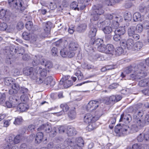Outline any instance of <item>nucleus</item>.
Returning <instances> with one entry per match:
<instances>
[{
    "label": "nucleus",
    "instance_id": "nucleus-1",
    "mask_svg": "<svg viewBox=\"0 0 149 149\" xmlns=\"http://www.w3.org/2000/svg\"><path fill=\"white\" fill-rule=\"evenodd\" d=\"M146 69L145 65L142 63L138 64H133L125 68L121 76L124 77L126 74L133 72L130 75L129 79L132 80L139 79L146 76V73L144 71Z\"/></svg>",
    "mask_w": 149,
    "mask_h": 149
},
{
    "label": "nucleus",
    "instance_id": "nucleus-2",
    "mask_svg": "<svg viewBox=\"0 0 149 149\" xmlns=\"http://www.w3.org/2000/svg\"><path fill=\"white\" fill-rule=\"evenodd\" d=\"M38 131H43L49 134L51 137H54L57 134V129L55 127H52L50 124H45L40 125L38 128Z\"/></svg>",
    "mask_w": 149,
    "mask_h": 149
},
{
    "label": "nucleus",
    "instance_id": "nucleus-3",
    "mask_svg": "<svg viewBox=\"0 0 149 149\" xmlns=\"http://www.w3.org/2000/svg\"><path fill=\"white\" fill-rule=\"evenodd\" d=\"M8 3L12 9H19L22 12L27 6L22 0H8Z\"/></svg>",
    "mask_w": 149,
    "mask_h": 149
},
{
    "label": "nucleus",
    "instance_id": "nucleus-4",
    "mask_svg": "<svg viewBox=\"0 0 149 149\" xmlns=\"http://www.w3.org/2000/svg\"><path fill=\"white\" fill-rule=\"evenodd\" d=\"M101 115V111H96L95 113L93 112L86 114L84 117V122L88 123L95 122Z\"/></svg>",
    "mask_w": 149,
    "mask_h": 149
},
{
    "label": "nucleus",
    "instance_id": "nucleus-5",
    "mask_svg": "<svg viewBox=\"0 0 149 149\" xmlns=\"http://www.w3.org/2000/svg\"><path fill=\"white\" fill-rule=\"evenodd\" d=\"M129 129V127L128 126L120 123L115 127V132L117 134L119 133L120 134H122L125 135L126 134L127 132Z\"/></svg>",
    "mask_w": 149,
    "mask_h": 149
},
{
    "label": "nucleus",
    "instance_id": "nucleus-6",
    "mask_svg": "<svg viewBox=\"0 0 149 149\" xmlns=\"http://www.w3.org/2000/svg\"><path fill=\"white\" fill-rule=\"evenodd\" d=\"M22 140L21 135L18 134L14 137L9 136L7 139V142L9 143L8 144V147L11 145H15L19 143Z\"/></svg>",
    "mask_w": 149,
    "mask_h": 149
},
{
    "label": "nucleus",
    "instance_id": "nucleus-7",
    "mask_svg": "<svg viewBox=\"0 0 149 149\" xmlns=\"http://www.w3.org/2000/svg\"><path fill=\"white\" fill-rule=\"evenodd\" d=\"M120 44L125 48H127L128 49H131L133 48L134 42L132 39L129 38L127 41L124 40H121L120 42Z\"/></svg>",
    "mask_w": 149,
    "mask_h": 149
},
{
    "label": "nucleus",
    "instance_id": "nucleus-8",
    "mask_svg": "<svg viewBox=\"0 0 149 149\" xmlns=\"http://www.w3.org/2000/svg\"><path fill=\"white\" fill-rule=\"evenodd\" d=\"M18 100L14 96L9 97V100L6 102L5 104L8 108L14 107L18 103Z\"/></svg>",
    "mask_w": 149,
    "mask_h": 149
},
{
    "label": "nucleus",
    "instance_id": "nucleus-9",
    "mask_svg": "<svg viewBox=\"0 0 149 149\" xmlns=\"http://www.w3.org/2000/svg\"><path fill=\"white\" fill-rule=\"evenodd\" d=\"M103 7L102 5L101 4L94 6L92 7L93 13L100 15L103 14L104 12V10L102 8Z\"/></svg>",
    "mask_w": 149,
    "mask_h": 149
},
{
    "label": "nucleus",
    "instance_id": "nucleus-10",
    "mask_svg": "<svg viewBox=\"0 0 149 149\" xmlns=\"http://www.w3.org/2000/svg\"><path fill=\"white\" fill-rule=\"evenodd\" d=\"M95 26L92 25V24H89L90 30L88 34V36L91 38V40H93L96 35L97 30Z\"/></svg>",
    "mask_w": 149,
    "mask_h": 149
},
{
    "label": "nucleus",
    "instance_id": "nucleus-11",
    "mask_svg": "<svg viewBox=\"0 0 149 149\" xmlns=\"http://www.w3.org/2000/svg\"><path fill=\"white\" fill-rule=\"evenodd\" d=\"M100 103L99 101H91L87 104L86 109L88 110L95 109L98 107Z\"/></svg>",
    "mask_w": 149,
    "mask_h": 149
},
{
    "label": "nucleus",
    "instance_id": "nucleus-12",
    "mask_svg": "<svg viewBox=\"0 0 149 149\" xmlns=\"http://www.w3.org/2000/svg\"><path fill=\"white\" fill-rule=\"evenodd\" d=\"M46 61V60L42 58V56L41 55L36 56L33 61L32 62V64L33 66L38 65L40 64L42 65L44 64V63Z\"/></svg>",
    "mask_w": 149,
    "mask_h": 149
},
{
    "label": "nucleus",
    "instance_id": "nucleus-13",
    "mask_svg": "<svg viewBox=\"0 0 149 149\" xmlns=\"http://www.w3.org/2000/svg\"><path fill=\"white\" fill-rule=\"evenodd\" d=\"M139 124L137 127L139 129L145 126L146 125L149 124V114L146 115L143 117L141 121L139 120Z\"/></svg>",
    "mask_w": 149,
    "mask_h": 149
},
{
    "label": "nucleus",
    "instance_id": "nucleus-14",
    "mask_svg": "<svg viewBox=\"0 0 149 149\" xmlns=\"http://www.w3.org/2000/svg\"><path fill=\"white\" fill-rule=\"evenodd\" d=\"M143 113L142 111H136L133 115V118L135 119L134 122L137 127L139 124V120L141 121L143 118Z\"/></svg>",
    "mask_w": 149,
    "mask_h": 149
},
{
    "label": "nucleus",
    "instance_id": "nucleus-15",
    "mask_svg": "<svg viewBox=\"0 0 149 149\" xmlns=\"http://www.w3.org/2000/svg\"><path fill=\"white\" fill-rule=\"evenodd\" d=\"M60 107V108L62 109V110L56 113L57 115L58 116L65 114L69 109L68 106L65 103L61 104Z\"/></svg>",
    "mask_w": 149,
    "mask_h": 149
},
{
    "label": "nucleus",
    "instance_id": "nucleus-16",
    "mask_svg": "<svg viewBox=\"0 0 149 149\" xmlns=\"http://www.w3.org/2000/svg\"><path fill=\"white\" fill-rule=\"evenodd\" d=\"M44 84L48 87H53L55 84V81L53 80V78L51 76H49L44 80Z\"/></svg>",
    "mask_w": 149,
    "mask_h": 149
},
{
    "label": "nucleus",
    "instance_id": "nucleus-17",
    "mask_svg": "<svg viewBox=\"0 0 149 149\" xmlns=\"http://www.w3.org/2000/svg\"><path fill=\"white\" fill-rule=\"evenodd\" d=\"M132 118L129 114L124 115V114H121L119 120V122L123 123L124 122L126 124L129 123L131 120Z\"/></svg>",
    "mask_w": 149,
    "mask_h": 149
},
{
    "label": "nucleus",
    "instance_id": "nucleus-18",
    "mask_svg": "<svg viewBox=\"0 0 149 149\" xmlns=\"http://www.w3.org/2000/svg\"><path fill=\"white\" fill-rule=\"evenodd\" d=\"M40 67H38L35 68H33V71L31 74L30 77L33 79H36L38 77H40L39 72H40Z\"/></svg>",
    "mask_w": 149,
    "mask_h": 149
},
{
    "label": "nucleus",
    "instance_id": "nucleus-19",
    "mask_svg": "<svg viewBox=\"0 0 149 149\" xmlns=\"http://www.w3.org/2000/svg\"><path fill=\"white\" fill-rule=\"evenodd\" d=\"M19 88V85L17 83H15L11 86V88L9 91L10 95L15 94L17 92V90Z\"/></svg>",
    "mask_w": 149,
    "mask_h": 149
},
{
    "label": "nucleus",
    "instance_id": "nucleus-20",
    "mask_svg": "<svg viewBox=\"0 0 149 149\" xmlns=\"http://www.w3.org/2000/svg\"><path fill=\"white\" fill-rule=\"evenodd\" d=\"M67 133L69 136H71L76 135L77 133V131L75 129L71 126H68L67 127Z\"/></svg>",
    "mask_w": 149,
    "mask_h": 149
},
{
    "label": "nucleus",
    "instance_id": "nucleus-21",
    "mask_svg": "<svg viewBox=\"0 0 149 149\" xmlns=\"http://www.w3.org/2000/svg\"><path fill=\"white\" fill-rule=\"evenodd\" d=\"M28 109V106L26 104L21 103L17 107L16 111L23 112L27 110Z\"/></svg>",
    "mask_w": 149,
    "mask_h": 149
},
{
    "label": "nucleus",
    "instance_id": "nucleus-22",
    "mask_svg": "<svg viewBox=\"0 0 149 149\" xmlns=\"http://www.w3.org/2000/svg\"><path fill=\"white\" fill-rule=\"evenodd\" d=\"M114 48L113 45L108 44L106 47L105 53L113 55L114 52Z\"/></svg>",
    "mask_w": 149,
    "mask_h": 149
},
{
    "label": "nucleus",
    "instance_id": "nucleus-23",
    "mask_svg": "<svg viewBox=\"0 0 149 149\" xmlns=\"http://www.w3.org/2000/svg\"><path fill=\"white\" fill-rule=\"evenodd\" d=\"M70 78V76L68 75L63 76L59 83L58 85V88H55V89H63V82L65 81H66V80H69Z\"/></svg>",
    "mask_w": 149,
    "mask_h": 149
},
{
    "label": "nucleus",
    "instance_id": "nucleus-24",
    "mask_svg": "<svg viewBox=\"0 0 149 149\" xmlns=\"http://www.w3.org/2000/svg\"><path fill=\"white\" fill-rule=\"evenodd\" d=\"M92 45L91 43V41L90 42V45L88 43H86L85 44L84 47L86 51L89 53L90 54H91L95 51V49L92 46Z\"/></svg>",
    "mask_w": 149,
    "mask_h": 149
},
{
    "label": "nucleus",
    "instance_id": "nucleus-25",
    "mask_svg": "<svg viewBox=\"0 0 149 149\" xmlns=\"http://www.w3.org/2000/svg\"><path fill=\"white\" fill-rule=\"evenodd\" d=\"M87 28V25L86 24H82L78 25L76 29V31L79 33L84 32Z\"/></svg>",
    "mask_w": 149,
    "mask_h": 149
},
{
    "label": "nucleus",
    "instance_id": "nucleus-26",
    "mask_svg": "<svg viewBox=\"0 0 149 149\" xmlns=\"http://www.w3.org/2000/svg\"><path fill=\"white\" fill-rule=\"evenodd\" d=\"M95 40L94 38L93 40L92 39L91 40V44L94 46H96L97 47L98 46H100L102 44H103V40L101 39L98 38Z\"/></svg>",
    "mask_w": 149,
    "mask_h": 149
},
{
    "label": "nucleus",
    "instance_id": "nucleus-27",
    "mask_svg": "<svg viewBox=\"0 0 149 149\" xmlns=\"http://www.w3.org/2000/svg\"><path fill=\"white\" fill-rule=\"evenodd\" d=\"M44 30L47 33H49L52 27V23L50 22H48L43 24Z\"/></svg>",
    "mask_w": 149,
    "mask_h": 149
},
{
    "label": "nucleus",
    "instance_id": "nucleus-28",
    "mask_svg": "<svg viewBox=\"0 0 149 149\" xmlns=\"http://www.w3.org/2000/svg\"><path fill=\"white\" fill-rule=\"evenodd\" d=\"M75 109V108L71 109L68 113V117L69 119L71 120L74 119L76 117V113Z\"/></svg>",
    "mask_w": 149,
    "mask_h": 149
},
{
    "label": "nucleus",
    "instance_id": "nucleus-29",
    "mask_svg": "<svg viewBox=\"0 0 149 149\" xmlns=\"http://www.w3.org/2000/svg\"><path fill=\"white\" fill-rule=\"evenodd\" d=\"M5 84L7 86H10L13 85L15 83H14V80L10 77H7L4 79Z\"/></svg>",
    "mask_w": 149,
    "mask_h": 149
},
{
    "label": "nucleus",
    "instance_id": "nucleus-30",
    "mask_svg": "<svg viewBox=\"0 0 149 149\" xmlns=\"http://www.w3.org/2000/svg\"><path fill=\"white\" fill-rule=\"evenodd\" d=\"M79 47L78 43L77 42H71L69 45V50L74 51L76 50Z\"/></svg>",
    "mask_w": 149,
    "mask_h": 149
},
{
    "label": "nucleus",
    "instance_id": "nucleus-31",
    "mask_svg": "<svg viewBox=\"0 0 149 149\" xmlns=\"http://www.w3.org/2000/svg\"><path fill=\"white\" fill-rule=\"evenodd\" d=\"M43 137V133L41 132H38L36 135L35 142L37 143H40Z\"/></svg>",
    "mask_w": 149,
    "mask_h": 149
},
{
    "label": "nucleus",
    "instance_id": "nucleus-32",
    "mask_svg": "<svg viewBox=\"0 0 149 149\" xmlns=\"http://www.w3.org/2000/svg\"><path fill=\"white\" fill-rule=\"evenodd\" d=\"M93 17L91 19V23L90 24H92V25H96L98 22L97 20L99 19L100 15L93 13Z\"/></svg>",
    "mask_w": 149,
    "mask_h": 149
},
{
    "label": "nucleus",
    "instance_id": "nucleus-33",
    "mask_svg": "<svg viewBox=\"0 0 149 149\" xmlns=\"http://www.w3.org/2000/svg\"><path fill=\"white\" fill-rule=\"evenodd\" d=\"M138 85L141 87H146L149 85V78H145L140 81Z\"/></svg>",
    "mask_w": 149,
    "mask_h": 149
},
{
    "label": "nucleus",
    "instance_id": "nucleus-34",
    "mask_svg": "<svg viewBox=\"0 0 149 149\" xmlns=\"http://www.w3.org/2000/svg\"><path fill=\"white\" fill-rule=\"evenodd\" d=\"M71 143L73 145L76 144L77 145H81V146H84V142L83 139L81 137L76 138L75 139V142L71 141Z\"/></svg>",
    "mask_w": 149,
    "mask_h": 149
},
{
    "label": "nucleus",
    "instance_id": "nucleus-35",
    "mask_svg": "<svg viewBox=\"0 0 149 149\" xmlns=\"http://www.w3.org/2000/svg\"><path fill=\"white\" fill-rule=\"evenodd\" d=\"M125 30L123 27H120L116 29L115 31L114 32L116 34L121 36L123 35L125 33Z\"/></svg>",
    "mask_w": 149,
    "mask_h": 149
},
{
    "label": "nucleus",
    "instance_id": "nucleus-36",
    "mask_svg": "<svg viewBox=\"0 0 149 149\" xmlns=\"http://www.w3.org/2000/svg\"><path fill=\"white\" fill-rule=\"evenodd\" d=\"M10 50L11 52V54H13L17 53V54H19L22 55L24 52V49L22 48L18 49V50H17L16 48L13 49L10 48Z\"/></svg>",
    "mask_w": 149,
    "mask_h": 149
},
{
    "label": "nucleus",
    "instance_id": "nucleus-37",
    "mask_svg": "<svg viewBox=\"0 0 149 149\" xmlns=\"http://www.w3.org/2000/svg\"><path fill=\"white\" fill-rule=\"evenodd\" d=\"M93 55H91L93 59L95 61H102L103 60V57L98 54L95 53L94 52L92 54Z\"/></svg>",
    "mask_w": 149,
    "mask_h": 149
},
{
    "label": "nucleus",
    "instance_id": "nucleus-38",
    "mask_svg": "<svg viewBox=\"0 0 149 149\" xmlns=\"http://www.w3.org/2000/svg\"><path fill=\"white\" fill-rule=\"evenodd\" d=\"M133 20L134 22L141 21V16L140 13L139 12H136L133 16Z\"/></svg>",
    "mask_w": 149,
    "mask_h": 149
},
{
    "label": "nucleus",
    "instance_id": "nucleus-39",
    "mask_svg": "<svg viewBox=\"0 0 149 149\" xmlns=\"http://www.w3.org/2000/svg\"><path fill=\"white\" fill-rule=\"evenodd\" d=\"M88 124V125L86 127V130L89 131H91L97 127V126L96 125L95 122H92Z\"/></svg>",
    "mask_w": 149,
    "mask_h": 149
},
{
    "label": "nucleus",
    "instance_id": "nucleus-40",
    "mask_svg": "<svg viewBox=\"0 0 149 149\" xmlns=\"http://www.w3.org/2000/svg\"><path fill=\"white\" fill-rule=\"evenodd\" d=\"M136 28L134 26H131L129 27L127 31V34L130 37H131L135 33V31Z\"/></svg>",
    "mask_w": 149,
    "mask_h": 149
},
{
    "label": "nucleus",
    "instance_id": "nucleus-41",
    "mask_svg": "<svg viewBox=\"0 0 149 149\" xmlns=\"http://www.w3.org/2000/svg\"><path fill=\"white\" fill-rule=\"evenodd\" d=\"M143 46L142 43L140 42H137L134 45L133 49L134 50L139 51L140 50Z\"/></svg>",
    "mask_w": 149,
    "mask_h": 149
},
{
    "label": "nucleus",
    "instance_id": "nucleus-42",
    "mask_svg": "<svg viewBox=\"0 0 149 149\" xmlns=\"http://www.w3.org/2000/svg\"><path fill=\"white\" fill-rule=\"evenodd\" d=\"M33 68H32L29 67H26L24 69L23 73L26 75H29L31 76L32 72L33 71Z\"/></svg>",
    "mask_w": 149,
    "mask_h": 149
},
{
    "label": "nucleus",
    "instance_id": "nucleus-43",
    "mask_svg": "<svg viewBox=\"0 0 149 149\" xmlns=\"http://www.w3.org/2000/svg\"><path fill=\"white\" fill-rule=\"evenodd\" d=\"M102 30L104 33L106 34H110L112 31V28L109 26L105 27Z\"/></svg>",
    "mask_w": 149,
    "mask_h": 149
},
{
    "label": "nucleus",
    "instance_id": "nucleus-44",
    "mask_svg": "<svg viewBox=\"0 0 149 149\" xmlns=\"http://www.w3.org/2000/svg\"><path fill=\"white\" fill-rule=\"evenodd\" d=\"M115 1L114 0H105L103 3L104 6H111L115 4Z\"/></svg>",
    "mask_w": 149,
    "mask_h": 149
},
{
    "label": "nucleus",
    "instance_id": "nucleus-45",
    "mask_svg": "<svg viewBox=\"0 0 149 149\" xmlns=\"http://www.w3.org/2000/svg\"><path fill=\"white\" fill-rule=\"evenodd\" d=\"M72 85V83L71 80H66L63 82V88H68L71 86Z\"/></svg>",
    "mask_w": 149,
    "mask_h": 149
},
{
    "label": "nucleus",
    "instance_id": "nucleus-46",
    "mask_svg": "<svg viewBox=\"0 0 149 149\" xmlns=\"http://www.w3.org/2000/svg\"><path fill=\"white\" fill-rule=\"evenodd\" d=\"M91 0H78L79 3L84 4L80 6V9L83 10L86 7V3H88Z\"/></svg>",
    "mask_w": 149,
    "mask_h": 149
},
{
    "label": "nucleus",
    "instance_id": "nucleus-47",
    "mask_svg": "<svg viewBox=\"0 0 149 149\" xmlns=\"http://www.w3.org/2000/svg\"><path fill=\"white\" fill-rule=\"evenodd\" d=\"M123 52V49L121 47H118L116 48L115 51V55L116 56H120Z\"/></svg>",
    "mask_w": 149,
    "mask_h": 149
},
{
    "label": "nucleus",
    "instance_id": "nucleus-48",
    "mask_svg": "<svg viewBox=\"0 0 149 149\" xmlns=\"http://www.w3.org/2000/svg\"><path fill=\"white\" fill-rule=\"evenodd\" d=\"M106 47L105 45L104 44H102L100 46L97 47V50L100 52L104 53H105Z\"/></svg>",
    "mask_w": 149,
    "mask_h": 149
},
{
    "label": "nucleus",
    "instance_id": "nucleus-49",
    "mask_svg": "<svg viewBox=\"0 0 149 149\" xmlns=\"http://www.w3.org/2000/svg\"><path fill=\"white\" fill-rule=\"evenodd\" d=\"M23 119L22 117H19L15 118L13 123L16 125H19L22 123Z\"/></svg>",
    "mask_w": 149,
    "mask_h": 149
},
{
    "label": "nucleus",
    "instance_id": "nucleus-50",
    "mask_svg": "<svg viewBox=\"0 0 149 149\" xmlns=\"http://www.w3.org/2000/svg\"><path fill=\"white\" fill-rule=\"evenodd\" d=\"M78 5L77 3L75 1L72 2L70 4V7L71 8L74 9V10H79V8L77 7Z\"/></svg>",
    "mask_w": 149,
    "mask_h": 149
},
{
    "label": "nucleus",
    "instance_id": "nucleus-51",
    "mask_svg": "<svg viewBox=\"0 0 149 149\" xmlns=\"http://www.w3.org/2000/svg\"><path fill=\"white\" fill-rule=\"evenodd\" d=\"M40 72H39V74H40V76L42 77H45L47 75L46 70L45 69H42V68L40 67Z\"/></svg>",
    "mask_w": 149,
    "mask_h": 149
},
{
    "label": "nucleus",
    "instance_id": "nucleus-52",
    "mask_svg": "<svg viewBox=\"0 0 149 149\" xmlns=\"http://www.w3.org/2000/svg\"><path fill=\"white\" fill-rule=\"evenodd\" d=\"M57 130H58L59 133L62 134L65 132L66 130H67V127L64 126H61L57 128L56 127Z\"/></svg>",
    "mask_w": 149,
    "mask_h": 149
},
{
    "label": "nucleus",
    "instance_id": "nucleus-53",
    "mask_svg": "<svg viewBox=\"0 0 149 149\" xmlns=\"http://www.w3.org/2000/svg\"><path fill=\"white\" fill-rule=\"evenodd\" d=\"M75 75L76 76L78 80H81L83 78V74L79 70H77L75 73Z\"/></svg>",
    "mask_w": 149,
    "mask_h": 149
},
{
    "label": "nucleus",
    "instance_id": "nucleus-54",
    "mask_svg": "<svg viewBox=\"0 0 149 149\" xmlns=\"http://www.w3.org/2000/svg\"><path fill=\"white\" fill-rule=\"evenodd\" d=\"M124 18L125 20L128 21L131 20L132 19V15L130 13H127L124 15Z\"/></svg>",
    "mask_w": 149,
    "mask_h": 149
},
{
    "label": "nucleus",
    "instance_id": "nucleus-55",
    "mask_svg": "<svg viewBox=\"0 0 149 149\" xmlns=\"http://www.w3.org/2000/svg\"><path fill=\"white\" fill-rule=\"evenodd\" d=\"M20 91L21 93L24 94V95H27L29 93L28 89L24 87H21L19 88Z\"/></svg>",
    "mask_w": 149,
    "mask_h": 149
},
{
    "label": "nucleus",
    "instance_id": "nucleus-56",
    "mask_svg": "<svg viewBox=\"0 0 149 149\" xmlns=\"http://www.w3.org/2000/svg\"><path fill=\"white\" fill-rule=\"evenodd\" d=\"M68 50L66 49H61L60 52V54L63 57H67V53Z\"/></svg>",
    "mask_w": 149,
    "mask_h": 149
},
{
    "label": "nucleus",
    "instance_id": "nucleus-57",
    "mask_svg": "<svg viewBox=\"0 0 149 149\" xmlns=\"http://www.w3.org/2000/svg\"><path fill=\"white\" fill-rule=\"evenodd\" d=\"M143 29H149V21L148 20H145L143 22L142 24Z\"/></svg>",
    "mask_w": 149,
    "mask_h": 149
},
{
    "label": "nucleus",
    "instance_id": "nucleus-58",
    "mask_svg": "<svg viewBox=\"0 0 149 149\" xmlns=\"http://www.w3.org/2000/svg\"><path fill=\"white\" fill-rule=\"evenodd\" d=\"M22 36L23 39L26 40H29L30 37V34L26 32L23 33Z\"/></svg>",
    "mask_w": 149,
    "mask_h": 149
},
{
    "label": "nucleus",
    "instance_id": "nucleus-59",
    "mask_svg": "<svg viewBox=\"0 0 149 149\" xmlns=\"http://www.w3.org/2000/svg\"><path fill=\"white\" fill-rule=\"evenodd\" d=\"M8 26L7 24L4 22L0 23V30L5 31L7 28Z\"/></svg>",
    "mask_w": 149,
    "mask_h": 149
},
{
    "label": "nucleus",
    "instance_id": "nucleus-60",
    "mask_svg": "<svg viewBox=\"0 0 149 149\" xmlns=\"http://www.w3.org/2000/svg\"><path fill=\"white\" fill-rule=\"evenodd\" d=\"M43 65L45 66L46 68H50L52 67V64L51 62L49 61H47L46 60V61L44 63V64Z\"/></svg>",
    "mask_w": 149,
    "mask_h": 149
},
{
    "label": "nucleus",
    "instance_id": "nucleus-61",
    "mask_svg": "<svg viewBox=\"0 0 149 149\" xmlns=\"http://www.w3.org/2000/svg\"><path fill=\"white\" fill-rule=\"evenodd\" d=\"M33 24L32 22L30 21L27 22L25 24L26 28L28 30H30L32 28Z\"/></svg>",
    "mask_w": 149,
    "mask_h": 149
},
{
    "label": "nucleus",
    "instance_id": "nucleus-62",
    "mask_svg": "<svg viewBox=\"0 0 149 149\" xmlns=\"http://www.w3.org/2000/svg\"><path fill=\"white\" fill-rule=\"evenodd\" d=\"M6 11L5 10L2 9L0 11V18H6Z\"/></svg>",
    "mask_w": 149,
    "mask_h": 149
},
{
    "label": "nucleus",
    "instance_id": "nucleus-63",
    "mask_svg": "<svg viewBox=\"0 0 149 149\" xmlns=\"http://www.w3.org/2000/svg\"><path fill=\"white\" fill-rule=\"evenodd\" d=\"M136 29H137L139 33H141L143 31V27L141 24H138L137 25Z\"/></svg>",
    "mask_w": 149,
    "mask_h": 149
},
{
    "label": "nucleus",
    "instance_id": "nucleus-64",
    "mask_svg": "<svg viewBox=\"0 0 149 149\" xmlns=\"http://www.w3.org/2000/svg\"><path fill=\"white\" fill-rule=\"evenodd\" d=\"M143 134H140L137 137V140L139 142H141L144 140Z\"/></svg>",
    "mask_w": 149,
    "mask_h": 149
}]
</instances>
